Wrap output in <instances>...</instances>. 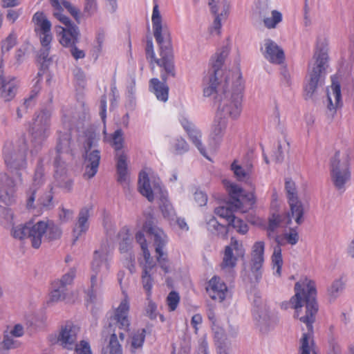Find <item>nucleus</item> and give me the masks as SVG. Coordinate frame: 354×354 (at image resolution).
<instances>
[{
    "label": "nucleus",
    "instance_id": "obj_1",
    "mask_svg": "<svg viewBox=\"0 0 354 354\" xmlns=\"http://www.w3.org/2000/svg\"><path fill=\"white\" fill-rule=\"evenodd\" d=\"M151 21L154 37L160 46V58H156L151 41H147L146 56L148 59H150L152 70L154 68V63L160 68V77L162 82H161L158 78H152L149 81V86L157 99L165 102L168 100L169 95L167 80L170 77H174L176 73L170 34L167 26L162 25V17L157 3L153 8Z\"/></svg>",
    "mask_w": 354,
    "mask_h": 354
},
{
    "label": "nucleus",
    "instance_id": "obj_2",
    "mask_svg": "<svg viewBox=\"0 0 354 354\" xmlns=\"http://www.w3.org/2000/svg\"><path fill=\"white\" fill-rule=\"evenodd\" d=\"M295 294L290 299V304L295 309L297 317L299 316L303 304L305 303L306 304V315L299 318L300 321L306 324L307 327V332L303 334L301 339L300 352L301 354H310L311 348L310 343L313 344L312 339L313 334V324L318 310V306L315 299L317 295L315 283L307 277L300 279L295 283Z\"/></svg>",
    "mask_w": 354,
    "mask_h": 354
},
{
    "label": "nucleus",
    "instance_id": "obj_3",
    "mask_svg": "<svg viewBox=\"0 0 354 354\" xmlns=\"http://www.w3.org/2000/svg\"><path fill=\"white\" fill-rule=\"evenodd\" d=\"M223 183L230 196V202L226 206L216 207L214 213L219 217L225 218L228 226H232L238 233L245 234L248 231V225L244 221L236 217L234 212H246L252 209L256 203L254 192H245L236 183L226 180Z\"/></svg>",
    "mask_w": 354,
    "mask_h": 354
},
{
    "label": "nucleus",
    "instance_id": "obj_4",
    "mask_svg": "<svg viewBox=\"0 0 354 354\" xmlns=\"http://www.w3.org/2000/svg\"><path fill=\"white\" fill-rule=\"evenodd\" d=\"M129 303L127 297H125L114 310L109 325L102 330V336L107 342L102 348V354H123L120 342L124 340V332L129 330Z\"/></svg>",
    "mask_w": 354,
    "mask_h": 354
},
{
    "label": "nucleus",
    "instance_id": "obj_5",
    "mask_svg": "<svg viewBox=\"0 0 354 354\" xmlns=\"http://www.w3.org/2000/svg\"><path fill=\"white\" fill-rule=\"evenodd\" d=\"M54 8V16L63 24L65 28L58 26L56 27L58 32L59 41L64 47H70L78 42L79 30L77 26L73 24L69 18L63 15L64 8L74 17L78 20L80 17L79 10L65 0H50Z\"/></svg>",
    "mask_w": 354,
    "mask_h": 354
},
{
    "label": "nucleus",
    "instance_id": "obj_6",
    "mask_svg": "<svg viewBox=\"0 0 354 354\" xmlns=\"http://www.w3.org/2000/svg\"><path fill=\"white\" fill-rule=\"evenodd\" d=\"M239 86L238 92L232 94L231 98L226 95L224 99H221L210 133L213 140H219L223 137L227 127V116L234 120L241 114L243 98L241 82Z\"/></svg>",
    "mask_w": 354,
    "mask_h": 354
},
{
    "label": "nucleus",
    "instance_id": "obj_7",
    "mask_svg": "<svg viewBox=\"0 0 354 354\" xmlns=\"http://www.w3.org/2000/svg\"><path fill=\"white\" fill-rule=\"evenodd\" d=\"M12 235L19 239L29 238L32 246L39 248L43 237L48 241L55 240L61 236L62 231L53 221L48 220L40 221L35 224L29 222L24 225L14 227Z\"/></svg>",
    "mask_w": 354,
    "mask_h": 354
},
{
    "label": "nucleus",
    "instance_id": "obj_8",
    "mask_svg": "<svg viewBox=\"0 0 354 354\" xmlns=\"http://www.w3.org/2000/svg\"><path fill=\"white\" fill-rule=\"evenodd\" d=\"M204 81L208 84L203 90L204 95L206 97H209L215 93L217 86H219V92L221 93L216 97L219 103L221 102V99H224L225 96L227 95L229 98H231L232 94L238 92L239 82H241V92L243 89L242 78L238 73H231L228 72V74L225 76V82L219 84L217 82L216 75L211 73L209 76L204 78Z\"/></svg>",
    "mask_w": 354,
    "mask_h": 354
},
{
    "label": "nucleus",
    "instance_id": "obj_9",
    "mask_svg": "<svg viewBox=\"0 0 354 354\" xmlns=\"http://www.w3.org/2000/svg\"><path fill=\"white\" fill-rule=\"evenodd\" d=\"M314 58L315 62L309 70V79L304 86L305 95L308 97H311L315 93L325 74L328 59L326 46H324L319 50L317 49Z\"/></svg>",
    "mask_w": 354,
    "mask_h": 354
},
{
    "label": "nucleus",
    "instance_id": "obj_10",
    "mask_svg": "<svg viewBox=\"0 0 354 354\" xmlns=\"http://www.w3.org/2000/svg\"><path fill=\"white\" fill-rule=\"evenodd\" d=\"M142 230L150 235L154 236V245L157 261L165 273L169 272V262L167 253L164 249L167 243V237L164 232L154 225V218L150 216L145 223Z\"/></svg>",
    "mask_w": 354,
    "mask_h": 354
},
{
    "label": "nucleus",
    "instance_id": "obj_11",
    "mask_svg": "<svg viewBox=\"0 0 354 354\" xmlns=\"http://www.w3.org/2000/svg\"><path fill=\"white\" fill-rule=\"evenodd\" d=\"M350 158L347 151H337L330 160V176L335 187L341 190L350 180Z\"/></svg>",
    "mask_w": 354,
    "mask_h": 354
},
{
    "label": "nucleus",
    "instance_id": "obj_12",
    "mask_svg": "<svg viewBox=\"0 0 354 354\" xmlns=\"http://www.w3.org/2000/svg\"><path fill=\"white\" fill-rule=\"evenodd\" d=\"M136 240L141 247L145 259V263L142 267V284L147 293V299H149L153 286V279L151 277V274L153 273V270L156 268V263L151 256L148 250L147 240L142 231H139L136 233Z\"/></svg>",
    "mask_w": 354,
    "mask_h": 354
},
{
    "label": "nucleus",
    "instance_id": "obj_13",
    "mask_svg": "<svg viewBox=\"0 0 354 354\" xmlns=\"http://www.w3.org/2000/svg\"><path fill=\"white\" fill-rule=\"evenodd\" d=\"M34 24V30L39 36L41 44L44 48L41 55L45 60L48 56L50 43L53 39L51 34V22L48 20L44 12H36L32 18Z\"/></svg>",
    "mask_w": 354,
    "mask_h": 354
},
{
    "label": "nucleus",
    "instance_id": "obj_14",
    "mask_svg": "<svg viewBox=\"0 0 354 354\" xmlns=\"http://www.w3.org/2000/svg\"><path fill=\"white\" fill-rule=\"evenodd\" d=\"M50 117L51 113L47 109H41L35 113L28 127V132L34 142L41 143L49 136Z\"/></svg>",
    "mask_w": 354,
    "mask_h": 354
},
{
    "label": "nucleus",
    "instance_id": "obj_15",
    "mask_svg": "<svg viewBox=\"0 0 354 354\" xmlns=\"http://www.w3.org/2000/svg\"><path fill=\"white\" fill-rule=\"evenodd\" d=\"M245 252L243 243L232 237L230 245L225 248L221 269L225 272H234L238 260L244 258Z\"/></svg>",
    "mask_w": 354,
    "mask_h": 354
},
{
    "label": "nucleus",
    "instance_id": "obj_16",
    "mask_svg": "<svg viewBox=\"0 0 354 354\" xmlns=\"http://www.w3.org/2000/svg\"><path fill=\"white\" fill-rule=\"evenodd\" d=\"M3 156L7 169L11 173L15 172L20 180H22L21 174L19 171L27 167L26 151H15L12 143L6 142L3 148Z\"/></svg>",
    "mask_w": 354,
    "mask_h": 354
},
{
    "label": "nucleus",
    "instance_id": "obj_17",
    "mask_svg": "<svg viewBox=\"0 0 354 354\" xmlns=\"http://www.w3.org/2000/svg\"><path fill=\"white\" fill-rule=\"evenodd\" d=\"M299 239L297 228H291L289 232L285 233L283 236H277L275 238V241L278 245L274 248L271 259L272 268L275 270L277 276H281V268L283 263L281 248V246L285 243L283 241L286 240L288 243L294 245L297 243Z\"/></svg>",
    "mask_w": 354,
    "mask_h": 354
},
{
    "label": "nucleus",
    "instance_id": "obj_18",
    "mask_svg": "<svg viewBox=\"0 0 354 354\" xmlns=\"http://www.w3.org/2000/svg\"><path fill=\"white\" fill-rule=\"evenodd\" d=\"M80 327L68 321L60 326L55 339H51V342L54 341L64 348L73 350L77 342Z\"/></svg>",
    "mask_w": 354,
    "mask_h": 354
},
{
    "label": "nucleus",
    "instance_id": "obj_19",
    "mask_svg": "<svg viewBox=\"0 0 354 354\" xmlns=\"http://www.w3.org/2000/svg\"><path fill=\"white\" fill-rule=\"evenodd\" d=\"M288 202L290 208V214L297 225H301L304 221V207L299 200L295 182L291 179H287L285 183Z\"/></svg>",
    "mask_w": 354,
    "mask_h": 354
},
{
    "label": "nucleus",
    "instance_id": "obj_20",
    "mask_svg": "<svg viewBox=\"0 0 354 354\" xmlns=\"http://www.w3.org/2000/svg\"><path fill=\"white\" fill-rule=\"evenodd\" d=\"M108 254L109 252L106 247H105L104 248H102L100 250H95L94 252L93 260L91 263V268L92 270L94 272H95V274L92 275L91 278V289L88 294V299H87V304L93 303L96 298V295L94 293L93 288L96 283V274L97 273V271L102 266H104L106 270H108L109 268V265L107 259Z\"/></svg>",
    "mask_w": 354,
    "mask_h": 354
},
{
    "label": "nucleus",
    "instance_id": "obj_21",
    "mask_svg": "<svg viewBox=\"0 0 354 354\" xmlns=\"http://www.w3.org/2000/svg\"><path fill=\"white\" fill-rule=\"evenodd\" d=\"M17 186L6 173H0V202L11 205L16 201Z\"/></svg>",
    "mask_w": 354,
    "mask_h": 354
},
{
    "label": "nucleus",
    "instance_id": "obj_22",
    "mask_svg": "<svg viewBox=\"0 0 354 354\" xmlns=\"http://www.w3.org/2000/svg\"><path fill=\"white\" fill-rule=\"evenodd\" d=\"M95 137L91 136L86 142V156L85 158V173L84 174L85 178L88 179L95 176L97 174L100 161L101 159L100 152L99 150L91 151Z\"/></svg>",
    "mask_w": 354,
    "mask_h": 354
},
{
    "label": "nucleus",
    "instance_id": "obj_23",
    "mask_svg": "<svg viewBox=\"0 0 354 354\" xmlns=\"http://www.w3.org/2000/svg\"><path fill=\"white\" fill-rule=\"evenodd\" d=\"M75 276V270L71 269L69 272L63 275L60 280L52 283V290L50 293L49 302H57L66 298V286L71 284Z\"/></svg>",
    "mask_w": 354,
    "mask_h": 354
},
{
    "label": "nucleus",
    "instance_id": "obj_24",
    "mask_svg": "<svg viewBox=\"0 0 354 354\" xmlns=\"http://www.w3.org/2000/svg\"><path fill=\"white\" fill-rule=\"evenodd\" d=\"M179 120L182 127L186 131L189 140L197 147L203 156H204L206 158L209 160V157L206 154L204 147L202 145V142L201 140V131L198 130L196 127V126L191 121H189L187 118L185 116H181Z\"/></svg>",
    "mask_w": 354,
    "mask_h": 354
},
{
    "label": "nucleus",
    "instance_id": "obj_25",
    "mask_svg": "<svg viewBox=\"0 0 354 354\" xmlns=\"http://www.w3.org/2000/svg\"><path fill=\"white\" fill-rule=\"evenodd\" d=\"M44 169L42 160H39L37 163L34 178L33 184L31 187L26 192V207L28 209H35V201L37 191V186L41 185L44 183Z\"/></svg>",
    "mask_w": 354,
    "mask_h": 354
},
{
    "label": "nucleus",
    "instance_id": "obj_26",
    "mask_svg": "<svg viewBox=\"0 0 354 354\" xmlns=\"http://www.w3.org/2000/svg\"><path fill=\"white\" fill-rule=\"evenodd\" d=\"M227 286L218 276H214L207 283L206 291L213 300L223 301L227 293Z\"/></svg>",
    "mask_w": 354,
    "mask_h": 354
},
{
    "label": "nucleus",
    "instance_id": "obj_27",
    "mask_svg": "<svg viewBox=\"0 0 354 354\" xmlns=\"http://www.w3.org/2000/svg\"><path fill=\"white\" fill-rule=\"evenodd\" d=\"M18 87L19 82L15 77L0 75V97L5 101L9 102L15 97Z\"/></svg>",
    "mask_w": 354,
    "mask_h": 354
},
{
    "label": "nucleus",
    "instance_id": "obj_28",
    "mask_svg": "<svg viewBox=\"0 0 354 354\" xmlns=\"http://www.w3.org/2000/svg\"><path fill=\"white\" fill-rule=\"evenodd\" d=\"M265 244L263 241L256 242L252 250V271L255 273L257 279L261 277V269L264 262Z\"/></svg>",
    "mask_w": 354,
    "mask_h": 354
},
{
    "label": "nucleus",
    "instance_id": "obj_29",
    "mask_svg": "<svg viewBox=\"0 0 354 354\" xmlns=\"http://www.w3.org/2000/svg\"><path fill=\"white\" fill-rule=\"evenodd\" d=\"M153 171L151 168L145 167L139 174L138 190L140 193L145 196L149 201H153L154 196L151 189L149 176L153 177Z\"/></svg>",
    "mask_w": 354,
    "mask_h": 354
},
{
    "label": "nucleus",
    "instance_id": "obj_30",
    "mask_svg": "<svg viewBox=\"0 0 354 354\" xmlns=\"http://www.w3.org/2000/svg\"><path fill=\"white\" fill-rule=\"evenodd\" d=\"M265 57L270 62L280 64L283 62L285 56L283 50L271 39L265 41Z\"/></svg>",
    "mask_w": 354,
    "mask_h": 354
},
{
    "label": "nucleus",
    "instance_id": "obj_31",
    "mask_svg": "<svg viewBox=\"0 0 354 354\" xmlns=\"http://www.w3.org/2000/svg\"><path fill=\"white\" fill-rule=\"evenodd\" d=\"M328 104V107L330 111H335L342 105L340 84L335 78H332L330 90L327 93Z\"/></svg>",
    "mask_w": 354,
    "mask_h": 354
},
{
    "label": "nucleus",
    "instance_id": "obj_32",
    "mask_svg": "<svg viewBox=\"0 0 354 354\" xmlns=\"http://www.w3.org/2000/svg\"><path fill=\"white\" fill-rule=\"evenodd\" d=\"M92 207L82 208L79 214L77 223L73 230V235L75 237V241H77L79 236L82 233H85L88 229V218Z\"/></svg>",
    "mask_w": 354,
    "mask_h": 354
},
{
    "label": "nucleus",
    "instance_id": "obj_33",
    "mask_svg": "<svg viewBox=\"0 0 354 354\" xmlns=\"http://www.w3.org/2000/svg\"><path fill=\"white\" fill-rule=\"evenodd\" d=\"M230 169L236 178L239 181H242L250 176L253 171V165L249 162L242 166L239 164L238 160H235L231 164Z\"/></svg>",
    "mask_w": 354,
    "mask_h": 354
},
{
    "label": "nucleus",
    "instance_id": "obj_34",
    "mask_svg": "<svg viewBox=\"0 0 354 354\" xmlns=\"http://www.w3.org/2000/svg\"><path fill=\"white\" fill-rule=\"evenodd\" d=\"M116 169L118 181L122 185L128 184L127 156L124 153L120 154L117 158Z\"/></svg>",
    "mask_w": 354,
    "mask_h": 354
},
{
    "label": "nucleus",
    "instance_id": "obj_35",
    "mask_svg": "<svg viewBox=\"0 0 354 354\" xmlns=\"http://www.w3.org/2000/svg\"><path fill=\"white\" fill-rule=\"evenodd\" d=\"M283 217H284L283 215L276 213L272 214L270 217L267 227L268 235L269 236H271L272 233H273L277 227L282 226ZM286 217L287 218L286 225H288L291 223V218H292L290 212L288 213Z\"/></svg>",
    "mask_w": 354,
    "mask_h": 354
},
{
    "label": "nucleus",
    "instance_id": "obj_36",
    "mask_svg": "<svg viewBox=\"0 0 354 354\" xmlns=\"http://www.w3.org/2000/svg\"><path fill=\"white\" fill-rule=\"evenodd\" d=\"M118 240L119 242V250L121 253L127 252L130 250L131 246V236L129 229L124 227L118 234Z\"/></svg>",
    "mask_w": 354,
    "mask_h": 354
},
{
    "label": "nucleus",
    "instance_id": "obj_37",
    "mask_svg": "<svg viewBox=\"0 0 354 354\" xmlns=\"http://www.w3.org/2000/svg\"><path fill=\"white\" fill-rule=\"evenodd\" d=\"M261 15L263 17L264 26L268 28H274L282 21V15L277 10H272L271 16L269 17L266 12H261Z\"/></svg>",
    "mask_w": 354,
    "mask_h": 354
},
{
    "label": "nucleus",
    "instance_id": "obj_38",
    "mask_svg": "<svg viewBox=\"0 0 354 354\" xmlns=\"http://www.w3.org/2000/svg\"><path fill=\"white\" fill-rule=\"evenodd\" d=\"M146 330L138 329L131 336V351L135 353L137 349L141 348L145 340Z\"/></svg>",
    "mask_w": 354,
    "mask_h": 354
},
{
    "label": "nucleus",
    "instance_id": "obj_39",
    "mask_svg": "<svg viewBox=\"0 0 354 354\" xmlns=\"http://www.w3.org/2000/svg\"><path fill=\"white\" fill-rule=\"evenodd\" d=\"M41 72H38L37 73V80L36 81L35 84L32 86L28 97L25 99L24 105L27 109L29 106H32L35 103V100L36 97H37L39 93L41 91V78L42 76Z\"/></svg>",
    "mask_w": 354,
    "mask_h": 354
},
{
    "label": "nucleus",
    "instance_id": "obj_40",
    "mask_svg": "<svg viewBox=\"0 0 354 354\" xmlns=\"http://www.w3.org/2000/svg\"><path fill=\"white\" fill-rule=\"evenodd\" d=\"M212 330L214 332V340L217 346L218 353L227 354L225 349L224 342L226 337L223 329L216 326L212 327Z\"/></svg>",
    "mask_w": 354,
    "mask_h": 354
},
{
    "label": "nucleus",
    "instance_id": "obj_41",
    "mask_svg": "<svg viewBox=\"0 0 354 354\" xmlns=\"http://www.w3.org/2000/svg\"><path fill=\"white\" fill-rule=\"evenodd\" d=\"M53 188H50V191L41 196L37 202V207L39 209L37 212L38 214H41V212L44 209H49L53 207V195L52 192Z\"/></svg>",
    "mask_w": 354,
    "mask_h": 354
},
{
    "label": "nucleus",
    "instance_id": "obj_42",
    "mask_svg": "<svg viewBox=\"0 0 354 354\" xmlns=\"http://www.w3.org/2000/svg\"><path fill=\"white\" fill-rule=\"evenodd\" d=\"M17 35L15 31H12L8 36L1 42L2 53L9 52L17 44Z\"/></svg>",
    "mask_w": 354,
    "mask_h": 354
},
{
    "label": "nucleus",
    "instance_id": "obj_43",
    "mask_svg": "<svg viewBox=\"0 0 354 354\" xmlns=\"http://www.w3.org/2000/svg\"><path fill=\"white\" fill-rule=\"evenodd\" d=\"M208 229L211 231H214L218 234L226 235L228 232V225H224L220 224L215 218H212L207 222Z\"/></svg>",
    "mask_w": 354,
    "mask_h": 354
},
{
    "label": "nucleus",
    "instance_id": "obj_44",
    "mask_svg": "<svg viewBox=\"0 0 354 354\" xmlns=\"http://www.w3.org/2000/svg\"><path fill=\"white\" fill-rule=\"evenodd\" d=\"M180 300V297L177 292L173 290L169 293L166 299V303L170 312L177 309Z\"/></svg>",
    "mask_w": 354,
    "mask_h": 354
},
{
    "label": "nucleus",
    "instance_id": "obj_45",
    "mask_svg": "<svg viewBox=\"0 0 354 354\" xmlns=\"http://www.w3.org/2000/svg\"><path fill=\"white\" fill-rule=\"evenodd\" d=\"M71 144V136L70 134L66 133L63 135L62 138L60 136L57 142L56 150L59 154L63 152H67L70 149Z\"/></svg>",
    "mask_w": 354,
    "mask_h": 354
},
{
    "label": "nucleus",
    "instance_id": "obj_46",
    "mask_svg": "<svg viewBox=\"0 0 354 354\" xmlns=\"http://www.w3.org/2000/svg\"><path fill=\"white\" fill-rule=\"evenodd\" d=\"M123 133L121 129L116 130L111 136V145L115 150H120L123 147Z\"/></svg>",
    "mask_w": 354,
    "mask_h": 354
},
{
    "label": "nucleus",
    "instance_id": "obj_47",
    "mask_svg": "<svg viewBox=\"0 0 354 354\" xmlns=\"http://www.w3.org/2000/svg\"><path fill=\"white\" fill-rule=\"evenodd\" d=\"M215 0H211L209 2V5L211 8L212 12L215 15V19L213 24V29L218 33L220 34L221 28V22L219 15H218V8L216 5L214 3Z\"/></svg>",
    "mask_w": 354,
    "mask_h": 354
},
{
    "label": "nucleus",
    "instance_id": "obj_48",
    "mask_svg": "<svg viewBox=\"0 0 354 354\" xmlns=\"http://www.w3.org/2000/svg\"><path fill=\"white\" fill-rule=\"evenodd\" d=\"M76 354H93L90 344L86 340H81L74 346Z\"/></svg>",
    "mask_w": 354,
    "mask_h": 354
},
{
    "label": "nucleus",
    "instance_id": "obj_49",
    "mask_svg": "<svg viewBox=\"0 0 354 354\" xmlns=\"http://www.w3.org/2000/svg\"><path fill=\"white\" fill-rule=\"evenodd\" d=\"M14 337H15L12 336L9 333L4 335L3 340L1 343L3 349L8 351L18 346L19 343L17 340L14 339Z\"/></svg>",
    "mask_w": 354,
    "mask_h": 354
},
{
    "label": "nucleus",
    "instance_id": "obj_50",
    "mask_svg": "<svg viewBox=\"0 0 354 354\" xmlns=\"http://www.w3.org/2000/svg\"><path fill=\"white\" fill-rule=\"evenodd\" d=\"M225 57V55H224V52H222L219 54H216L212 63L213 71L211 74L217 75L219 71V68L222 66L224 62Z\"/></svg>",
    "mask_w": 354,
    "mask_h": 354
},
{
    "label": "nucleus",
    "instance_id": "obj_51",
    "mask_svg": "<svg viewBox=\"0 0 354 354\" xmlns=\"http://www.w3.org/2000/svg\"><path fill=\"white\" fill-rule=\"evenodd\" d=\"M207 198V195L201 190H196L194 194V201L198 207L206 205Z\"/></svg>",
    "mask_w": 354,
    "mask_h": 354
},
{
    "label": "nucleus",
    "instance_id": "obj_52",
    "mask_svg": "<svg viewBox=\"0 0 354 354\" xmlns=\"http://www.w3.org/2000/svg\"><path fill=\"white\" fill-rule=\"evenodd\" d=\"M174 147L177 153H182L188 150L189 145L186 140L180 137L176 139Z\"/></svg>",
    "mask_w": 354,
    "mask_h": 354
},
{
    "label": "nucleus",
    "instance_id": "obj_53",
    "mask_svg": "<svg viewBox=\"0 0 354 354\" xmlns=\"http://www.w3.org/2000/svg\"><path fill=\"white\" fill-rule=\"evenodd\" d=\"M160 207L165 218H171L174 215V208L167 201L163 202Z\"/></svg>",
    "mask_w": 354,
    "mask_h": 354
},
{
    "label": "nucleus",
    "instance_id": "obj_54",
    "mask_svg": "<svg viewBox=\"0 0 354 354\" xmlns=\"http://www.w3.org/2000/svg\"><path fill=\"white\" fill-rule=\"evenodd\" d=\"M96 0H85L84 12L88 16L93 15L97 11Z\"/></svg>",
    "mask_w": 354,
    "mask_h": 354
},
{
    "label": "nucleus",
    "instance_id": "obj_55",
    "mask_svg": "<svg viewBox=\"0 0 354 354\" xmlns=\"http://www.w3.org/2000/svg\"><path fill=\"white\" fill-rule=\"evenodd\" d=\"M344 283L342 280H336L330 288L329 292L332 296H335L339 290H342Z\"/></svg>",
    "mask_w": 354,
    "mask_h": 354
},
{
    "label": "nucleus",
    "instance_id": "obj_56",
    "mask_svg": "<svg viewBox=\"0 0 354 354\" xmlns=\"http://www.w3.org/2000/svg\"><path fill=\"white\" fill-rule=\"evenodd\" d=\"M71 48V53L73 58L76 60L79 59H82L85 57V53L84 50L79 49L76 44L72 46H70Z\"/></svg>",
    "mask_w": 354,
    "mask_h": 354
},
{
    "label": "nucleus",
    "instance_id": "obj_57",
    "mask_svg": "<svg viewBox=\"0 0 354 354\" xmlns=\"http://www.w3.org/2000/svg\"><path fill=\"white\" fill-rule=\"evenodd\" d=\"M156 305L152 301H149L146 308V313L149 317L151 319H154L156 317Z\"/></svg>",
    "mask_w": 354,
    "mask_h": 354
},
{
    "label": "nucleus",
    "instance_id": "obj_58",
    "mask_svg": "<svg viewBox=\"0 0 354 354\" xmlns=\"http://www.w3.org/2000/svg\"><path fill=\"white\" fill-rule=\"evenodd\" d=\"M100 115L101 116L102 120L105 122L106 114V96L105 95H102L100 99Z\"/></svg>",
    "mask_w": 354,
    "mask_h": 354
},
{
    "label": "nucleus",
    "instance_id": "obj_59",
    "mask_svg": "<svg viewBox=\"0 0 354 354\" xmlns=\"http://www.w3.org/2000/svg\"><path fill=\"white\" fill-rule=\"evenodd\" d=\"M105 40V32L103 29H100L96 35V41L97 43L98 49L100 50L102 48L103 43Z\"/></svg>",
    "mask_w": 354,
    "mask_h": 354
},
{
    "label": "nucleus",
    "instance_id": "obj_60",
    "mask_svg": "<svg viewBox=\"0 0 354 354\" xmlns=\"http://www.w3.org/2000/svg\"><path fill=\"white\" fill-rule=\"evenodd\" d=\"M9 334L15 337H21L24 335V328L21 324H16Z\"/></svg>",
    "mask_w": 354,
    "mask_h": 354
},
{
    "label": "nucleus",
    "instance_id": "obj_61",
    "mask_svg": "<svg viewBox=\"0 0 354 354\" xmlns=\"http://www.w3.org/2000/svg\"><path fill=\"white\" fill-rule=\"evenodd\" d=\"M203 319L200 314H195L192 317L191 324L195 329V333H197L198 328V326L202 323Z\"/></svg>",
    "mask_w": 354,
    "mask_h": 354
},
{
    "label": "nucleus",
    "instance_id": "obj_62",
    "mask_svg": "<svg viewBox=\"0 0 354 354\" xmlns=\"http://www.w3.org/2000/svg\"><path fill=\"white\" fill-rule=\"evenodd\" d=\"M20 12L14 10H9L6 15L7 19L12 24H14L19 18Z\"/></svg>",
    "mask_w": 354,
    "mask_h": 354
},
{
    "label": "nucleus",
    "instance_id": "obj_63",
    "mask_svg": "<svg viewBox=\"0 0 354 354\" xmlns=\"http://www.w3.org/2000/svg\"><path fill=\"white\" fill-rule=\"evenodd\" d=\"M20 3V0H1V6L4 8L17 7Z\"/></svg>",
    "mask_w": 354,
    "mask_h": 354
},
{
    "label": "nucleus",
    "instance_id": "obj_64",
    "mask_svg": "<svg viewBox=\"0 0 354 354\" xmlns=\"http://www.w3.org/2000/svg\"><path fill=\"white\" fill-rule=\"evenodd\" d=\"M72 215L73 212L71 210L63 207L59 213V218L62 222H66L72 217Z\"/></svg>",
    "mask_w": 354,
    "mask_h": 354
}]
</instances>
